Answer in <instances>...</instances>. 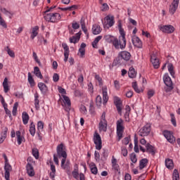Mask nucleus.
<instances>
[{
    "mask_svg": "<svg viewBox=\"0 0 180 180\" xmlns=\"http://www.w3.org/2000/svg\"><path fill=\"white\" fill-rule=\"evenodd\" d=\"M118 29L121 35V37H120V40L110 35H105L104 37L108 43L112 42L114 47L117 50H119V49L123 50V49H126V33L124 32V30L122 27L121 21H118Z\"/></svg>",
    "mask_w": 180,
    "mask_h": 180,
    "instance_id": "1",
    "label": "nucleus"
},
{
    "mask_svg": "<svg viewBox=\"0 0 180 180\" xmlns=\"http://www.w3.org/2000/svg\"><path fill=\"white\" fill-rule=\"evenodd\" d=\"M56 153L58 158H61V157L63 158L62 165H63L65 161H67V151L65 150V146L63 143L58 145L56 148Z\"/></svg>",
    "mask_w": 180,
    "mask_h": 180,
    "instance_id": "2",
    "label": "nucleus"
},
{
    "mask_svg": "<svg viewBox=\"0 0 180 180\" xmlns=\"http://www.w3.org/2000/svg\"><path fill=\"white\" fill-rule=\"evenodd\" d=\"M44 18L46 22H51V23H57V22L61 20V15L58 13H47Z\"/></svg>",
    "mask_w": 180,
    "mask_h": 180,
    "instance_id": "3",
    "label": "nucleus"
},
{
    "mask_svg": "<svg viewBox=\"0 0 180 180\" xmlns=\"http://www.w3.org/2000/svg\"><path fill=\"white\" fill-rule=\"evenodd\" d=\"M163 81L165 82V84L166 86H167L165 89L166 92H171L172 89H174V84H172V79H171V77L168 75V73H165L163 77Z\"/></svg>",
    "mask_w": 180,
    "mask_h": 180,
    "instance_id": "4",
    "label": "nucleus"
},
{
    "mask_svg": "<svg viewBox=\"0 0 180 180\" xmlns=\"http://www.w3.org/2000/svg\"><path fill=\"white\" fill-rule=\"evenodd\" d=\"M123 131H124L123 120L120 118L117 121V136L118 137V141H120L123 139Z\"/></svg>",
    "mask_w": 180,
    "mask_h": 180,
    "instance_id": "5",
    "label": "nucleus"
},
{
    "mask_svg": "<svg viewBox=\"0 0 180 180\" xmlns=\"http://www.w3.org/2000/svg\"><path fill=\"white\" fill-rule=\"evenodd\" d=\"M99 131H107L108 121H106V112H103L101 115V121L98 124Z\"/></svg>",
    "mask_w": 180,
    "mask_h": 180,
    "instance_id": "6",
    "label": "nucleus"
},
{
    "mask_svg": "<svg viewBox=\"0 0 180 180\" xmlns=\"http://www.w3.org/2000/svg\"><path fill=\"white\" fill-rule=\"evenodd\" d=\"M104 20H102V23L103 25L104 29H109V27H112L113 25H115V17L111 16L110 17L109 15H107L105 17Z\"/></svg>",
    "mask_w": 180,
    "mask_h": 180,
    "instance_id": "7",
    "label": "nucleus"
},
{
    "mask_svg": "<svg viewBox=\"0 0 180 180\" xmlns=\"http://www.w3.org/2000/svg\"><path fill=\"white\" fill-rule=\"evenodd\" d=\"M151 133V124L147 123L144 127H143L139 131V136L141 137H146Z\"/></svg>",
    "mask_w": 180,
    "mask_h": 180,
    "instance_id": "8",
    "label": "nucleus"
},
{
    "mask_svg": "<svg viewBox=\"0 0 180 180\" xmlns=\"http://www.w3.org/2000/svg\"><path fill=\"white\" fill-rule=\"evenodd\" d=\"M94 144H96V149L102 150V139L101 138V135L96 131L94 135Z\"/></svg>",
    "mask_w": 180,
    "mask_h": 180,
    "instance_id": "9",
    "label": "nucleus"
},
{
    "mask_svg": "<svg viewBox=\"0 0 180 180\" xmlns=\"http://www.w3.org/2000/svg\"><path fill=\"white\" fill-rule=\"evenodd\" d=\"M160 30H161V32H162L163 33L171 34L172 33H174V32H175V27H174V26H172V25H161L160 27Z\"/></svg>",
    "mask_w": 180,
    "mask_h": 180,
    "instance_id": "10",
    "label": "nucleus"
},
{
    "mask_svg": "<svg viewBox=\"0 0 180 180\" xmlns=\"http://www.w3.org/2000/svg\"><path fill=\"white\" fill-rule=\"evenodd\" d=\"M63 103L62 106H64L65 112H70L71 110V100H70V97L65 95H63Z\"/></svg>",
    "mask_w": 180,
    "mask_h": 180,
    "instance_id": "11",
    "label": "nucleus"
},
{
    "mask_svg": "<svg viewBox=\"0 0 180 180\" xmlns=\"http://www.w3.org/2000/svg\"><path fill=\"white\" fill-rule=\"evenodd\" d=\"M178 6H179V0H173L169 7V13L170 15H174L176 12Z\"/></svg>",
    "mask_w": 180,
    "mask_h": 180,
    "instance_id": "12",
    "label": "nucleus"
},
{
    "mask_svg": "<svg viewBox=\"0 0 180 180\" xmlns=\"http://www.w3.org/2000/svg\"><path fill=\"white\" fill-rule=\"evenodd\" d=\"M163 136L167 139L169 143H171L172 144L175 143V136H174V134L171 131L165 130L163 131Z\"/></svg>",
    "mask_w": 180,
    "mask_h": 180,
    "instance_id": "13",
    "label": "nucleus"
},
{
    "mask_svg": "<svg viewBox=\"0 0 180 180\" xmlns=\"http://www.w3.org/2000/svg\"><path fill=\"white\" fill-rule=\"evenodd\" d=\"M4 170H5V174H4L5 179L6 180H10L9 178L11 176V171H12V166L9 165L8 162L5 163Z\"/></svg>",
    "mask_w": 180,
    "mask_h": 180,
    "instance_id": "14",
    "label": "nucleus"
},
{
    "mask_svg": "<svg viewBox=\"0 0 180 180\" xmlns=\"http://www.w3.org/2000/svg\"><path fill=\"white\" fill-rule=\"evenodd\" d=\"M132 43L135 47H137V49H141L143 47V42H141V40L139 37L134 35L132 37Z\"/></svg>",
    "mask_w": 180,
    "mask_h": 180,
    "instance_id": "15",
    "label": "nucleus"
},
{
    "mask_svg": "<svg viewBox=\"0 0 180 180\" xmlns=\"http://www.w3.org/2000/svg\"><path fill=\"white\" fill-rule=\"evenodd\" d=\"M150 61L154 68H160V60L158 59V58H157V56H155V54L153 53L150 56Z\"/></svg>",
    "mask_w": 180,
    "mask_h": 180,
    "instance_id": "16",
    "label": "nucleus"
},
{
    "mask_svg": "<svg viewBox=\"0 0 180 180\" xmlns=\"http://www.w3.org/2000/svg\"><path fill=\"white\" fill-rule=\"evenodd\" d=\"M62 47L65 50L64 51V56H65L64 61H65V63H67L68 61V57L70 56V47H68V45H67V44H65V43L62 44Z\"/></svg>",
    "mask_w": 180,
    "mask_h": 180,
    "instance_id": "17",
    "label": "nucleus"
},
{
    "mask_svg": "<svg viewBox=\"0 0 180 180\" xmlns=\"http://www.w3.org/2000/svg\"><path fill=\"white\" fill-rule=\"evenodd\" d=\"M119 54L120 56L124 60V61H129V60H130V58L131 57V54H130V52L127 51H122L120 52Z\"/></svg>",
    "mask_w": 180,
    "mask_h": 180,
    "instance_id": "18",
    "label": "nucleus"
},
{
    "mask_svg": "<svg viewBox=\"0 0 180 180\" xmlns=\"http://www.w3.org/2000/svg\"><path fill=\"white\" fill-rule=\"evenodd\" d=\"M114 103L117 108V110L120 115H122V100L120 98L116 97Z\"/></svg>",
    "mask_w": 180,
    "mask_h": 180,
    "instance_id": "19",
    "label": "nucleus"
},
{
    "mask_svg": "<svg viewBox=\"0 0 180 180\" xmlns=\"http://www.w3.org/2000/svg\"><path fill=\"white\" fill-rule=\"evenodd\" d=\"M103 91V105H106L108 103V101H109V97L108 96V87L104 86L102 89Z\"/></svg>",
    "mask_w": 180,
    "mask_h": 180,
    "instance_id": "20",
    "label": "nucleus"
},
{
    "mask_svg": "<svg viewBox=\"0 0 180 180\" xmlns=\"http://www.w3.org/2000/svg\"><path fill=\"white\" fill-rule=\"evenodd\" d=\"M27 173L29 176H34V169L33 168V165L30 163H27L26 165Z\"/></svg>",
    "mask_w": 180,
    "mask_h": 180,
    "instance_id": "21",
    "label": "nucleus"
},
{
    "mask_svg": "<svg viewBox=\"0 0 180 180\" xmlns=\"http://www.w3.org/2000/svg\"><path fill=\"white\" fill-rule=\"evenodd\" d=\"M146 152L151 154L153 157L155 155V148L150 143H147L146 146Z\"/></svg>",
    "mask_w": 180,
    "mask_h": 180,
    "instance_id": "22",
    "label": "nucleus"
},
{
    "mask_svg": "<svg viewBox=\"0 0 180 180\" xmlns=\"http://www.w3.org/2000/svg\"><path fill=\"white\" fill-rule=\"evenodd\" d=\"M123 58L120 56V53H118V56L114 60L112 65H122L123 64Z\"/></svg>",
    "mask_w": 180,
    "mask_h": 180,
    "instance_id": "23",
    "label": "nucleus"
},
{
    "mask_svg": "<svg viewBox=\"0 0 180 180\" xmlns=\"http://www.w3.org/2000/svg\"><path fill=\"white\" fill-rule=\"evenodd\" d=\"M102 32V28H101V25H94L92 27V33L93 34H99Z\"/></svg>",
    "mask_w": 180,
    "mask_h": 180,
    "instance_id": "24",
    "label": "nucleus"
},
{
    "mask_svg": "<svg viewBox=\"0 0 180 180\" xmlns=\"http://www.w3.org/2000/svg\"><path fill=\"white\" fill-rule=\"evenodd\" d=\"M147 164H148V159L143 158L139 162V169H143V168H146V167H147Z\"/></svg>",
    "mask_w": 180,
    "mask_h": 180,
    "instance_id": "25",
    "label": "nucleus"
},
{
    "mask_svg": "<svg viewBox=\"0 0 180 180\" xmlns=\"http://www.w3.org/2000/svg\"><path fill=\"white\" fill-rule=\"evenodd\" d=\"M38 88H39L42 94H46V92L49 91L47 86L43 82H40L38 84Z\"/></svg>",
    "mask_w": 180,
    "mask_h": 180,
    "instance_id": "26",
    "label": "nucleus"
},
{
    "mask_svg": "<svg viewBox=\"0 0 180 180\" xmlns=\"http://www.w3.org/2000/svg\"><path fill=\"white\" fill-rule=\"evenodd\" d=\"M89 168L91 174H94V175H96V174H98V167H96V165L94 162H91L89 164Z\"/></svg>",
    "mask_w": 180,
    "mask_h": 180,
    "instance_id": "27",
    "label": "nucleus"
},
{
    "mask_svg": "<svg viewBox=\"0 0 180 180\" xmlns=\"http://www.w3.org/2000/svg\"><path fill=\"white\" fill-rule=\"evenodd\" d=\"M40 101H39V94L37 93L34 94V106L36 110H39L40 109Z\"/></svg>",
    "mask_w": 180,
    "mask_h": 180,
    "instance_id": "28",
    "label": "nucleus"
},
{
    "mask_svg": "<svg viewBox=\"0 0 180 180\" xmlns=\"http://www.w3.org/2000/svg\"><path fill=\"white\" fill-rule=\"evenodd\" d=\"M165 165L168 169H174V161L171 159L165 160Z\"/></svg>",
    "mask_w": 180,
    "mask_h": 180,
    "instance_id": "29",
    "label": "nucleus"
},
{
    "mask_svg": "<svg viewBox=\"0 0 180 180\" xmlns=\"http://www.w3.org/2000/svg\"><path fill=\"white\" fill-rule=\"evenodd\" d=\"M22 119L23 124H27V123H29V119H30L29 114H27V112H23L22 115Z\"/></svg>",
    "mask_w": 180,
    "mask_h": 180,
    "instance_id": "30",
    "label": "nucleus"
},
{
    "mask_svg": "<svg viewBox=\"0 0 180 180\" xmlns=\"http://www.w3.org/2000/svg\"><path fill=\"white\" fill-rule=\"evenodd\" d=\"M28 82L32 88L36 85L34 79H33V76H32V73L30 72H28Z\"/></svg>",
    "mask_w": 180,
    "mask_h": 180,
    "instance_id": "31",
    "label": "nucleus"
},
{
    "mask_svg": "<svg viewBox=\"0 0 180 180\" xmlns=\"http://www.w3.org/2000/svg\"><path fill=\"white\" fill-rule=\"evenodd\" d=\"M30 133L32 137H34V134H36V126L33 122H32L30 125Z\"/></svg>",
    "mask_w": 180,
    "mask_h": 180,
    "instance_id": "32",
    "label": "nucleus"
},
{
    "mask_svg": "<svg viewBox=\"0 0 180 180\" xmlns=\"http://www.w3.org/2000/svg\"><path fill=\"white\" fill-rule=\"evenodd\" d=\"M37 30H39V26H35L34 28H32V31L31 32V39L32 40L39 34Z\"/></svg>",
    "mask_w": 180,
    "mask_h": 180,
    "instance_id": "33",
    "label": "nucleus"
},
{
    "mask_svg": "<svg viewBox=\"0 0 180 180\" xmlns=\"http://www.w3.org/2000/svg\"><path fill=\"white\" fill-rule=\"evenodd\" d=\"M128 75L129 78H136V70H134V68L133 67L129 68Z\"/></svg>",
    "mask_w": 180,
    "mask_h": 180,
    "instance_id": "34",
    "label": "nucleus"
},
{
    "mask_svg": "<svg viewBox=\"0 0 180 180\" xmlns=\"http://www.w3.org/2000/svg\"><path fill=\"white\" fill-rule=\"evenodd\" d=\"M3 86L4 89V92L6 94L9 91V86L8 84V77H5L3 82Z\"/></svg>",
    "mask_w": 180,
    "mask_h": 180,
    "instance_id": "35",
    "label": "nucleus"
},
{
    "mask_svg": "<svg viewBox=\"0 0 180 180\" xmlns=\"http://www.w3.org/2000/svg\"><path fill=\"white\" fill-rule=\"evenodd\" d=\"M51 171L50 176L51 179H54L56 178V166L53 164L51 165Z\"/></svg>",
    "mask_w": 180,
    "mask_h": 180,
    "instance_id": "36",
    "label": "nucleus"
},
{
    "mask_svg": "<svg viewBox=\"0 0 180 180\" xmlns=\"http://www.w3.org/2000/svg\"><path fill=\"white\" fill-rule=\"evenodd\" d=\"M7 133H8V127H6L4 129V134L1 135V136L0 138V144H2V143H4V141H5V139H6Z\"/></svg>",
    "mask_w": 180,
    "mask_h": 180,
    "instance_id": "37",
    "label": "nucleus"
},
{
    "mask_svg": "<svg viewBox=\"0 0 180 180\" xmlns=\"http://www.w3.org/2000/svg\"><path fill=\"white\" fill-rule=\"evenodd\" d=\"M20 134H21L20 131H16L17 141H18V146H20V144H22V141L23 140V137H22Z\"/></svg>",
    "mask_w": 180,
    "mask_h": 180,
    "instance_id": "38",
    "label": "nucleus"
},
{
    "mask_svg": "<svg viewBox=\"0 0 180 180\" xmlns=\"http://www.w3.org/2000/svg\"><path fill=\"white\" fill-rule=\"evenodd\" d=\"M44 129V123L42 121H39L37 123V131H43Z\"/></svg>",
    "mask_w": 180,
    "mask_h": 180,
    "instance_id": "39",
    "label": "nucleus"
},
{
    "mask_svg": "<svg viewBox=\"0 0 180 180\" xmlns=\"http://www.w3.org/2000/svg\"><path fill=\"white\" fill-rule=\"evenodd\" d=\"M168 70L172 77H174V75H175V72H174V65H172V63H169L168 65Z\"/></svg>",
    "mask_w": 180,
    "mask_h": 180,
    "instance_id": "40",
    "label": "nucleus"
},
{
    "mask_svg": "<svg viewBox=\"0 0 180 180\" xmlns=\"http://www.w3.org/2000/svg\"><path fill=\"white\" fill-rule=\"evenodd\" d=\"M132 88L137 94H140V92H141V90H140L139 86H137V82H132Z\"/></svg>",
    "mask_w": 180,
    "mask_h": 180,
    "instance_id": "41",
    "label": "nucleus"
},
{
    "mask_svg": "<svg viewBox=\"0 0 180 180\" xmlns=\"http://www.w3.org/2000/svg\"><path fill=\"white\" fill-rule=\"evenodd\" d=\"M6 49L8 56H10V57H11L12 58H15V52L11 50V48H9V46H6Z\"/></svg>",
    "mask_w": 180,
    "mask_h": 180,
    "instance_id": "42",
    "label": "nucleus"
},
{
    "mask_svg": "<svg viewBox=\"0 0 180 180\" xmlns=\"http://www.w3.org/2000/svg\"><path fill=\"white\" fill-rule=\"evenodd\" d=\"M61 168H63V169H68V168H70V161H67L66 162H65L63 164V160H61Z\"/></svg>",
    "mask_w": 180,
    "mask_h": 180,
    "instance_id": "43",
    "label": "nucleus"
},
{
    "mask_svg": "<svg viewBox=\"0 0 180 180\" xmlns=\"http://www.w3.org/2000/svg\"><path fill=\"white\" fill-rule=\"evenodd\" d=\"M135 153H139V140L137 138H134V148Z\"/></svg>",
    "mask_w": 180,
    "mask_h": 180,
    "instance_id": "44",
    "label": "nucleus"
},
{
    "mask_svg": "<svg viewBox=\"0 0 180 180\" xmlns=\"http://www.w3.org/2000/svg\"><path fill=\"white\" fill-rule=\"evenodd\" d=\"M173 180H179V172L175 169L173 172Z\"/></svg>",
    "mask_w": 180,
    "mask_h": 180,
    "instance_id": "45",
    "label": "nucleus"
},
{
    "mask_svg": "<svg viewBox=\"0 0 180 180\" xmlns=\"http://www.w3.org/2000/svg\"><path fill=\"white\" fill-rule=\"evenodd\" d=\"M18 106H19V103H18V102H15L13 108V116H16V112H18Z\"/></svg>",
    "mask_w": 180,
    "mask_h": 180,
    "instance_id": "46",
    "label": "nucleus"
},
{
    "mask_svg": "<svg viewBox=\"0 0 180 180\" xmlns=\"http://www.w3.org/2000/svg\"><path fill=\"white\" fill-rule=\"evenodd\" d=\"M96 106H101L102 105V97L99 95L96 98Z\"/></svg>",
    "mask_w": 180,
    "mask_h": 180,
    "instance_id": "47",
    "label": "nucleus"
},
{
    "mask_svg": "<svg viewBox=\"0 0 180 180\" xmlns=\"http://www.w3.org/2000/svg\"><path fill=\"white\" fill-rule=\"evenodd\" d=\"M130 160L134 164L137 162V155H136V153H133L130 155Z\"/></svg>",
    "mask_w": 180,
    "mask_h": 180,
    "instance_id": "48",
    "label": "nucleus"
},
{
    "mask_svg": "<svg viewBox=\"0 0 180 180\" xmlns=\"http://www.w3.org/2000/svg\"><path fill=\"white\" fill-rule=\"evenodd\" d=\"M89 112L91 115L95 114V107L94 106V101L90 102Z\"/></svg>",
    "mask_w": 180,
    "mask_h": 180,
    "instance_id": "49",
    "label": "nucleus"
},
{
    "mask_svg": "<svg viewBox=\"0 0 180 180\" xmlns=\"http://www.w3.org/2000/svg\"><path fill=\"white\" fill-rule=\"evenodd\" d=\"M78 41H79V39H78L77 35L70 38V43H74V44H75V43H78Z\"/></svg>",
    "mask_w": 180,
    "mask_h": 180,
    "instance_id": "50",
    "label": "nucleus"
},
{
    "mask_svg": "<svg viewBox=\"0 0 180 180\" xmlns=\"http://www.w3.org/2000/svg\"><path fill=\"white\" fill-rule=\"evenodd\" d=\"M32 155L36 160H39V150L37 148L32 149Z\"/></svg>",
    "mask_w": 180,
    "mask_h": 180,
    "instance_id": "51",
    "label": "nucleus"
},
{
    "mask_svg": "<svg viewBox=\"0 0 180 180\" xmlns=\"http://www.w3.org/2000/svg\"><path fill=\"white\" fill-rule=\"evenodd\" d=\"M112 168L115 169V172H118L119 175H120V166L118 164L113 165Z\"/></svg>",
    "mask_w": 180,
    "mask_h": 180,
    "instance_id": "52",
    "label": "nucleus"
},
{
    "mask_svg": "<svg viewBox=\"0 0 180 180\" xmlns=\"http://www.w3.org/2000/svg\"><path fill=\"white\" fill-rule=\"evenodd\" d=\"M94 157H95L96 161L97 162H99V161L101 160V155L99 154V152L96 150L94 153Z\"/></svg>",
    "mask_w": 180,
    "mask_h": 180,
    "instance_id": "53",
    "label": "nucleus"
},
{
    "mask_svg": "<svg viewBox=\"0 0 180 180\" xmlns=\"http://www.w3.org/2000/svg\"><path fill=\"white\" fill-rule=\"evenodd\" d=\"M171 122L173 126H174V127H176V120H175V115H174V114H171Z\"/></svg>",
    "mask_w": 180,
    "mask_h": 180,
    "instance_id": "54",
    "label": "nucleus"
},
{
    "mask_svg": "<svg viewBox=\"0 0 180 180\" xmlns=\"http://www.w3.org/2000/svg\"><path fill=\"white\" fill-rule=\"evenodd\" d=\"M53 82H58V81L60 80V75H58V74L57 73H54L53 76Z\"/></svg>",
    "mask_w": 180,
    "mask_h": 180,
    "instance_id": "55",
    "label": "nucleus"
},
{
    "mask_svg": "<svg viewBox=\"0 0 180 180\" xmlns=\"http://www.w3.org/2000/svg\"><path fill=\"white\" fill-rule=\"evenodd\" d=\"M155 94V91H154V90H149L148 91V99H151V98H153V96H154Z\"/></svg>",
    "mask_w": 180,
    "mask_h": 180,
    "instance_id": "56",
    "label": "nucleus"
},
{
    "mask_svg": "<svg viewBox=\"0 0 180 180\" xmlns=\"http://www.w3.org/2000/svg\"><path fill=\"white\" fill-rule=\"evenodd\" d=\"M72 27L75 30H77V29H79V23L77 22H73L72 23Z\"/></svg>",
    "mask_w": 180,
    "mask_h": 180,
    "instance_id": "57",
    "label": "nucleus"
},
{
    "mask_svg": "<svg viewBox=\"0 0 180 180\" xmlns=\"http://www.w3.org/2000/svg\"><path fill=\"white\" fill-rule=\"evenodd\" d=\"M122 143H123V144H124L125 146H127V144H129V143H130V136L125 137V138L122 140Z\"/></svg>",
    "mask_w": 180,
    "mask_h": 180,
    "instance_id": "58",
    "label": "nucleus"
},
{
    "mask_svg": "<svg viewBox=\"0 0 180 180\" xmlns=\"http://www.w3.org/2000/svg\"><path fill=\"white\" fill-rule=\"evenodd\" d=\"M96 79H97V81L99 82V85L102 86L103 85V82H102V77H101V76H99V75H96L95 76Z\"/></svg>",
    "mask_w": 180,
    "mask_h": 180,
    "instance_id": "59",
    "label": "nucleus"
},
{
    "mask_svg": "<svg viewBox=\"0 0 180 180\" xmlns=\"http://www.w3.org/2000/svg\"><path fill=\"white\" fill-rule=\"evenodd\" d=\"M127 148L126 147H122V154L123 157H127Z\"/></svg>",
    "mask_w": 180,
    "mask_h": 180,
    "instance_id": "60",
    "label": "nucleus"
},
{
    "mask_svg": "<svg viewBox=\"0 0 180 180\" xmlns=\"http://www.w3.org/2000/svg\"><path fill=\"white\" fill-rule=\"evenodd\" d=\"M59 94H62V95H65L67 94V91L64 89V88L61 86H58V88Z\"/></svg>",
    "mask_w": 180,
    "mask_h": 180,
    "instance_id": "61",
    "label": "nucleus"
},
{
    "mask_svg": "<svg viewBox=\"0 0 180 180\" xmlns=\"http://www.w3.org/2000/svg\"><path fill=\"white\" fill-rule=\"evenodd\" d=\"M79 52L80 53L81 58H84V56H85V49H80L79 48Z\"/></svg>",
    "mask_w": 180,
    "mask_h": 180,
    "instance_id": "62",
    "label": "nucleus"
},
{
    "mask_svg": "<svg viewBox=\"0 0 180 180\" xmlns=\"http://www.w3.org/2000/svg\"><path fill=\"white\" fill-rule=\"evenodd\" d=\"M0 99L1 104L3 105V108H4L5 106H8V104L5 103V98H4V96H2V95H0Z\"/></svg>",
    "mask_w": 180,
    "mask_h": 180,
    "instance_id": "63",
    "label": "nucleus"
},
{
    "mask_svg": "<svg viewBox=\"0 0 180 180\" xmlns=\"http://www.w3.org/2000/svg\"><path fill=\"white\" fill-rule=\"evenodd\" d=\"M102 6H103V9H102L103 11H109V6L108 5V4L104 3L103 4Z\"/></svg>",
    "mask_w": 180,
    "mask_h": 180,
    "instance_id": "64",
    "label": "nucleus"
}]
</instances>
